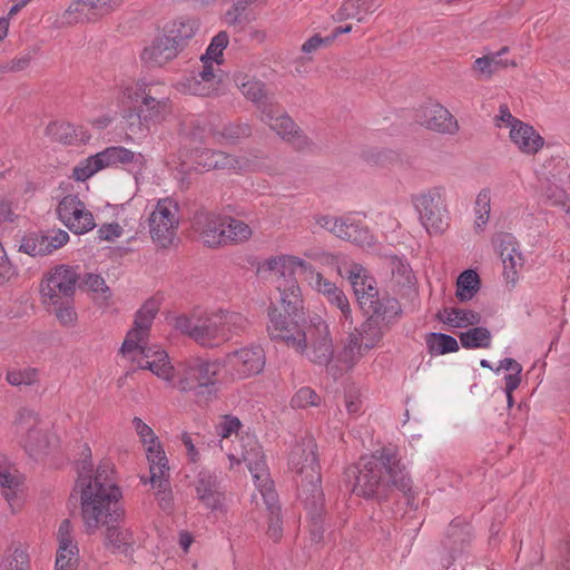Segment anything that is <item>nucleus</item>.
Returning a JSON list of instances; mask_svg holds the SVG:
<instances>
[{"label":"nucleus","mask_w":570,"mask_h":570,"mask_svg":"<svg viewBox=\"0 0 570 570\" xmlns=\"http://www.w3.org/2000/svg\"><path fill=\"white\" fill-rule=\"evenodd\" d=\"M80 274L77 268L58 265L50 269L40 284V292L59 321H72L76 313L72 307Z\"/></svg>","instance_id":"nucleus-8"},{"label":"nucleus","mask_w":570,"mask_h":570,"mask_svg":"<svg viewBox=\"0 0 570 570\" xmlns=\"http://www.w3.org/2000/svg\"><path fill=\"white\" fill-rule=\"evenodd\" d=\"M344 222L342 239L360 246L372 244L373 237L367 226L361 220L346 216L344 217Z\"/></svg>","instance_id":"nucleus-38"},{"label":"nucleus","mask_w":570,"mask_h":570,"mask_svg":"<svg viewBox=\"0 0 570 570\" xmlns=\"http://www.w3.org/2000/svg\"><path fill=\"white\" fill-rule=\"evenodd\" d=\"M380 6L374 0H346L337 14L341 20L356 18L358 22H363L364 17L360 16L361 12H374Z\"/></svg>","instance_id":"nucleus-41"},{"label":"nucleus","mask_w":570,"mask_h":570,"mask_svg":"<svg viewBox=\"0 0 570 570\" xmlns=\"http://www.w3.org/2000/svg\"><path fill=\"white\" fill-rule=\"evenodd\" d=\"M508 51L509 48L503 47L497 52L478 58L473 63V70L485 78H490L493 73L509 66L508 60L502 59V56Z\"/></svg>","instance_id":"nucleus-37"},{"label":"nucleus","mask_w":570,"mask_h":570,"mask_svg":"<svg viewBox=\"0 0 570 570\" xmlns=\"http://www.w3.org/2000/svg\"><path fill=\"white\" fill-rule=\"evenodd\" d=\"M149 226L151 238L159 247L167 248L173 244L178 225L171 222H156L149 223Z\"/></svg>","instance_id":"nucleus-45"},{"label":"nucleus","mask_w":570,"mask_h":570,"mask_svg":"<svg viewBox=\"0 0 570 570\" xmlns=\"http://www.w3.org/2000/svg\"><path fill=\"white\" fill-rule=\"evenodd\" d=\"M78 207L83 208V203L76 195H67L65 196L58 204L57 213L59 219L66 224V222H70L71 214L76 213Z\"/></svg>","instance_id":"nucleus-59"},{"label":"nucleus","mask_w":570,"mask_h":570,"mask_svg":"<svg viewBox=\"0 0 570 570\" xmlns=\"http://www.w3.org/2000/svg\"><path fill=\"white\" fill-rule=\"evenodd\" d=\"M179 51V48L164 32L161 36L157 37L149 47L144 49L141 59L151 67H160L174 59Z\"/></svg>","instance_id":"nucleus-28"},{"label":"nucleus","mask_w":570,"mask_h":570,"mask_svg":"<svg viewBox=\"0 0 570 570\" xmlns=\"http://www.w3.org/2000/svg\"><path fill=\"white\" fill-rule=\"evenodd\" d=\"M20 250L30 256H45L49 254L47 235H29L23 237Z\"/></svg>","instance_id":"nucleus-52"},{"label":"nucleus","mask_w":570,"mask_h":570,"mask_svg":"<svg viewBox=\"0 0 570 570\" xmlns=\"http://www.w3.org/2000/svg\"><path fill=\"white\" fill-rule=\"evenodd\" d=\"M464 348H488L491 345V333L485 327H471L459 335Z\"/></svg>","instance_id":"nucleus-43"},{"label":"nucleus","mask_w":570,"mask_h":570,"mask_svg":"<svg viewBox=\"0 0 570 570\" xmlns=\"http://www.w3.org/2000/svg\"><path fill=\"white\" fill-rule=\"evenodd\" d=\"M10 433L30 455L38 454L57 442L56 435L50 433L38 414L29 409L18 412Z\"/></svg>","instance_id":"nucleus-10"},{"label":"nucleus","mask_w":570,"mask_h":570,"mask_svg":"<svg viewBox=\"0 0 570 570\" xmlns=\"http://www.w3.org/2000/svg\"><path fill=\"white\" fill-rule=\"evenodd\" d=\"M224 232L226 244L244 242L252 235L247 224L232 217H224Z\"/></svg>","instance_id":"nucleus-44"},{"label":"nucleus","mask_w":570,"mask_h":570,"mask_svg":"<svg viewBox=\"0 0 570 570\" xmlns=\"http://www.w3.org/2000/svg\"><path fill=\"white\" fill-rule=\"evenodd\" d=\"M444 196V187L436 186L413 197L420 222L430 235H440L449 226Z\"/></svg>","instance_id":"nucleus-11"},{"label":"nucleus","mask_w":570,"mask_h":570,"mask_svg":"<svg viewBox=\"0 0 570 570\" xmlns=\"http://www.w3.org/2000/svg\"><path fill=\"white\" fill-rule=\"evenodd\" d=\"M289 466L302 476L298 498L313 521V528L311 529L312 540L318 542L322 539L318 520L324 508V494L321 488L316 443L312 436L302 439L292 448Z\"/></svg>","instance_id":"nucleus-3"},{"label":"nucleus","mask_w":570,"mask_h":570,"mask_svg":"<svg viewBox=\"0 0 570 570\" xmlns=\"http://www.w3.org/2000/svg\"><path fill=\"white\" fill-rule=\"evenodd\" d=\"M223 366L219 360L199 356L187 358L178 364L174 387L181 392H193L207 401L217 393V376Z\"/></svg>","instance_id":"nucleus-9"},{"label":"nucleus","mask_w":570,"mask_h":570,"mask_svg":"<svg viewBox=\"0 0 570 570\" xmlns=\"http://www.w3.org/2000/svg\"><path fill=\"white\" fill-rule=\"evenodd\" d=\"M75 234H85L95 228L96 224L91 212L86 206L78 207L76 213L71 214L70 222L65 224Z\"/></svg>","instance_id":"nucleus-47"},{"label":"nucleus","mask_w":570,"mask_h":570,"mask_svg":"<svg viewBox=\"0 0 570 570\" xmlns=\"http://www.w3.org/2000/svg\"><path fill=\"white\" fill-rule=\"evenodd\" d=\"M220 489V481L215 473L209 471L198 473L195 480V491L198 500Z\"/></svg>","instance_id":"nucleus-49"},{"label":"nucleus","mask_w":570,"mask_h":570,"mask_svg":"<svg viewBox=\"0 0 570 570\" xmlns=\"http://www.w3.org/2000/svg\"><path fill=\"white\" fill-rule=\"evenodd\" d=\"M46 134L65 145L83 144L90 139V135L82 127L76 128L70 122H50L46 128Z\"/></svg>","instance_id":"nucleus-34"},{"label":"nucleus","mask_w":570,"mask_h":570,"mask_svg":"<svg viewBox=\"0 0 570 570\" xmlns=\"http://www.w3.org/2000/svg\"><path fill=\"white\" fill-rule=\"evenodd\" d=\"M132 428L145 449L146 458L149 463V472L153 473V480H157V478L169 470L168 459L161 442L154 430L140 417L136 416L132 419Z\"/></svg>","instance_id":"nucleus-16"},{"label":"nucleus","mask_w":570,"mask_h":570,"mask_svg":"<svg viewBox=\"0 0 570 570\" xmlns=\"http://www.w3.org/2000/svg\"><path fill=\"white\" fill-rule=\"evenodd\" d=\"M194 227L206 246L214 248L226 245L224 217L212 212L200 210L194 217Z\"/></svg>","instance_id":"nucleus-23"},{"label":"nucleus","mask_w":570,"mask_h":570,"mask_svg":"<svg viewBox=\"0 0 570 570\" xmlns=\"http://www.w3.org/2000/svg\"><path fill=\"white\" fill-rule=\"evenodd\" d=\"M236 86L239 88L242 94L253 102L258 105L261 114L263 112V107L265 104H275L274 95L269 94L266 85L252 78L247 75H236L235 76Z\"/></svg>","instance_id":"nucleus-29"},{"label":"nucleus","mask_w":570,"mask_h":570,"mask_svg":"<svg viewBox=\"0 0 570 570\" xmlns=\"http://www.w3.org/2000/svg\"><path fill=\"white\" fill-rule=\"evenodd\" d=\"M316 223L321 227L325 228L326 230L342 239L343 226L345 224L344 217L323 215L316 218Z\"/></svg>","instance_id":"nucleus-62"},{"label":"nucleus","mask_w":570,"mask_h":570,"mask_svg":"<svg viewBox=\"0 0 570 570\" xmlns=\"http://www.w3.org/2000/svg\"><path fill=\"white\" fill-rule=\"evenodd\" d=\"M215 129L208 124L207 119L202 116H187L179 126V136L185 146L198 149L197 146L205 141L208 135H213Z\"/></svg>","instance_id":"nucleus-24"},{"label":"nucleus","mask_w":570,"mask_h":570,"mask_svg":"<svg viewBox=\"0 0 570 570\" xmlns=\"http://www.w3.org/2000/svg\"><path fill=\"white\" fill-rule=\"evenodd\" d=\"M229 37L226 31H219L210 41L206 52L203 55L205 58H210L216 63L222 62L223 51L228 46Z\"/></svg>","instance_id":"nucleus-56"},{"label":"nucleus","mask_w":570,"mask_h":570,"mask_svg":"<svg viewBox=\"0 0 570 570\" xmlns=\"http://www.w3.org/2000/svg\"><path fill=\"white\" fill-rule=\"evenodd\" d=\"M176 330L203 347H218L234 337L229 323H176Z\"/></svg>","instance_id":"nucleus-15"},{"label":"nucleus","mask_w":570,"mask_h":570,"mask_svg":"<svg viewBox=\"0 0 570 570\" xmlns=\"http://www.w3.org/2000/svg\"><path fill=\"white\" fill-rule=\"evenodd\" d=\"M149 324L135 323L126 335L120 353L125 358L136 363L139 368L149 370L158 379L174 386L177 371L164 348L149 344Z\"/></svg>","instance_id":"nucleus-4"},{"label":"nucleus","mask_w":570,"mask_h":570,"mask_svg":"<svg viewBox=\"0 0 570 570\" xmlns=\"http://www.w3.org/2000/svg\"><path fill=\"white\" fill-rule=\"evenodd\" d=\"M78 288L94 293H101L104 298L107 297L106 293L109 292V287L106 285L105 279L100 275L92 273H87L83 277H80Z\"/></svg>","instance_id":"nucleus-60"},{"label":"nucleus","mask_w":570,"mask_h":570,"mask_svg":"<svg viewBox=\"0 0 570 570\" xmlns=\"http://www.w3.org/2000/svg\"><path fill=\"white\" fill-rule=\"evenodd\" d=\"M383 334L380 323H355L348 328L342 348L336 354L332 348L331 360L324 364L328 373L337 377L351 371L368 351L380 343Z\"/></svg>","instance_id":"nucleus-7"},{"label":"nucleus","mask_w":570,"mask_h":570,"mask_svg":"<svg viewBox=\"0 0 570 570\" xmlns=\"http://www.w3.org/2000/svg\"><path fill=\"white\" fill-rule=\"evenodd\" d=\"M30 557L28 549L21 543L11 544L3 553L0 570H29Z\"/></svg>","instance_id":"nucleus-36"},{"label":"nucleus","mask_w":570,"mask_h":570,"mask_svg":"<svg viewBox=\"0 0 570 570\" xmlns=\"http://www.w3.org/2000/svg\"><path fill=\"white\" fill-rule=\"evenodd\" d=\"M345 409L348 415L356 416L362 411L361 392L357 387H350L345 392Z\"/></svg>","instance_id":"nucleus-63"},{"label":"nucleus","mask_w":570,"mask_h":570,"mask_svg":"<svg viewBox=\"0 0 570 570\" xmlns=\"http://www.w3.org/2000/svg\"><path fill=\"white\" fill-rule=\"evenodd\" d=\"M242 426V423L238 417L233 415H224L219 417L215 425V432L217 436L220 438V449L226 452L227 458L229 459V452L237 451L239 449L244 450L245 452H248L249 448H253L249 443L254 442L256 446L259 450L261 460L265 463L264 454L262 451L261 445L255 440L254 436L246 435L238 439L236 442L232 441L230 444H228V441L232 436L238 438V431Z\"/></svg>","instance_id":"nucleus-20"},{"label":"nucleus","mask_w":570,"mask_h":570,"mask_svg":"<svg viewBox=\"0 0 570 570\" xmlns=\"http://www.w3.org/2000/svg\"><path fill=\"white\" fill-rule=\"evenodd\" d=\"M517 238L510 233H498L492 238V244L500 254L505 253L508 249L513 252V248H517Z\"/></svg>","instance_id":"nucleus-64"},{"label":"nucleus","mask_w":570,"mask_h":570,"mask_svg":"<svg viewBox=\"0 0 570 570\" xmlns=\"http://www.w3.org/2000/svg\"><path fill=\"white\" fill-rule=\"evenodd\" d=\"M261 120L296 150L309 148L311 140L288 114L277 104H265Z\"/></svg>","instance_id":"nucleus-14"},{"label":"nucleus","mask_w":570,"mask_h":570,"mask_svg":"<svg viewBox=\"0 0 570 570\" xmlns=\"http://www.w3.org/2000/svg\"><path fill=\"white\" fill-rule=\"evenodd\" d=\"M321 396L311 387L303 386L296 391L291 400L293 409H307L309 406H318Z\"/></svg>","instance_id":"nucleus-54"},{"label":"nucleus","mask_w":570,"mask_h":570,"mask_svg":"<svg viewBox=\"0 0 570 570\" xmlns=\"http://www.w3.org/2000/svg\"><path fill=\"white\" fill-rule=\"evenodd\" d=\"M309 284L322 293L328 302L338 308L345 318L351 317L350 303L346 295L334 283L323 277L321 273L309 271Z\"/></svg>","instance_id":"nucleus-26"},{"label":"nucleus","mask_w":570,"mask_h":570,"mask_svg":"<svg viewBox=\"0 0 570 570\" xmlns=\"http://www.w3.org/2000/svg\"><path fill=\"white\" fill-rule=\"evenodd\" d=\"M491 196L489 189H482L475 199V222H474V228L476 233H480L483 230L484 226L487 225L489 217H490V210H491Z\"/></svg>","instance_id":"nucleus-48"},{"label":"nucleus","mask_w":570,"mask_h":570,"mask_svg":"<svg viewBox=\"0 0 570 570\" xmlns=\"http://www.w3.org/2000/svg\"><path fill=\"white\" fill-rule=\"evenodd\" d=\"M177 210V203L168 198L161 199L158 202L156 209L151 213L149 223L171 222L174 225H178V218L176 217Z\"/></svg>","instance_id":"nucleus-51"},{"label":"nucleus","mask_w":570,"mask_h":570,"mask_svg":"<svg viewBox=\"0 0 570 570\" xmlns=\"http://www.w3.org/2000/svg\"><path fill=\"white\" fill-rule=\"evenodd\" d=\"M253 448H249L248 452L239 449L237 451L229 452L230 466L246 463L255 487L257 488L261 497L266 504L269 512L267 535L274 542L279 541L283 534L282 519L279 515V508L277 505V495L273 488V482L269 478V473L266 466L259 458V450L254 442L249 443Z\"/></svg>","instance_id":"nucleus-6"},{"label":"nucleus","mask_w":570,"mask_h":570,"mask_svg":"<svg viewBox=\"0 0 570 570\" xmlns=\"http://www.w3.org/2000/svg\"><path fill=\"white\" fill-rule=\"evenodd\" d=\"M169 470L166 471L157 480H153V473H150L149 481L151 485L157 489V500L161 510L170 512L174 508L173 494L168 484Z\"/></svg>","instance_id":"nucleus-46"},{"label":"nucleus","mask_w":570,"mask_h":570,"mask_svg":"<svg viewBox=\"0 0 570 570\" xmlns=\"http://www.w3.org/2000/svg\"><path fill=\"white\" fill-rule=\"evenodd\" d=\"M276 288L281 295L279 317L284 320L287 317H301L303 315V299L297 281L288 279L287 282H278Z\"/></svg>","instance_id":"nucleus-25"},{"label":"nucleus","mask_w":570,"mask_h":570,"mask_svg":"<svg viewBox=\"0 0 570 570\" xmlns=\"http://www.w3.org/2000/svg\"><path fill=\"white\" fill-rule=\"evenodd\" d=\"M97 156L99 159H101L102 168L122 164L131 165L132 169L140 170L145 161V158L141 154H135L134 151L121 146L108 147L105 150L98 153Z\"/></svg>","instance_id":"nucleus-30"},{"label":"nucleus","mask_w":570,"mask_h":570,"mask_svg":"<svg viewBox=\"0 0 570 570\" xmlns=\"http://www.w3.org/2000/svg\"><path fill=\"white\" fill-rule=\"evenodd\" d=\"M122 0H73L63 13L67 23L89 22L110 13Z\"/></svg>","instance_id":"nucleus-18"},{"label":"nucleus","mask_w":570,"mask_h":570,"mask_svg":"<svg viewBox=\"0 0 570 570\" xmlns=\"http://www.w3.org/2000/svg\"><path fill=\"white\" fill-rule=\"evenodd\" d=\"M391 271L392 291L402 299H405L410 306V309L414 311L419 305V291L416 286V278L410 264L396 256L392 257Z\"/></svg>","instance_id":"nucleus-17"},{"label":"nucleus","mask_w":570,"mask_h":570,"mask_svg":"<svg viewBox=\"0 0 570 570\" xmlns=\"http://www.w3.org/2000/svg\"><path fill=\"white\" fill-rule=\"evenodd\" d=\"M253 134L252 127L248 122H229L224 125L222 130L213 131V136L218 142L225 141L228 144H237L242 139L250 137Z\"/></svg>","instance_id":"nucleus-40"},{"label":"nucleus","mask_w":570,"mask_h":570,"mask_svg":"<svg viewBox=\"0 0 570 570\" xmlns=\"http://www.w3.org/2000/svg\"><path fill=\"white\" fill-rule=\"evenodd\" d=\"M480 288V277L472 271L466 269L460 274L456 281V297L460 302L471 299Z\"/></svg>","instance_id":"nucleus-42"},{"label":"nucleus","mask_w":570,"mask_h":570,"mask_svg":"<svg viewBox=\"0 0 570 570\" xmlns=\"http://www.w3.org/2000/svg\"><path fill=\"white\" fill-rule=\"evenodd\" d=\"M501 259L505 278L513 283L518 274V267H522L524 263L519 243H517V248H513V252L508 249L505 253H502Z\"/></svg>","instance_id":"nucleus-50"},{"label":"nucleus","mask_w":570,"mask_h":570,"mask_svg":"<svg viewBox=\"0 0 570 570\" xmlns=\"http://www.w3.org/2000/svg\"><path fill=\"white\" fill-rule=\"evenodd\" d=\"M223 365L226 367V375L233 381L256 376L265 368V351L258 344L243 346L226 354Z\"/></svg>","instance_id":"nucleus-12"},{"label":"nucleus","mask_w":570,"mask_h":570,"mask_svg":"<svg viewBox=\"0 0 570 570\" xmlns=\"http://www.w3.org/2000/svg\"><path fill=\"white\" fill-rule=\"evenodd\" d=\"M58 548L56 552L55 570H76L79 562L78 542L73 535L70 520L60 522L56 533Z\"/></svg>","instance_id":"nucleus-19"},{"label":"nucleus","mask_w":570,"mask_h":570,"mask_svg":"<svg viewBox=\"0 0 570 570\" xmlns=\"http://www.w3.org/2000/svg\"><path fill=\"white\" fill-rule=\"evenodd\" d=\"M425 344L432 356H440L459 350L458 341L453 336L443 333L432 332L426 334Z\"/></svg>","instance_id":"nucleus-39"},{"label":"nucleus","mask_w":570,"mask_h":570,"mask_svg":"<svg viewBox=\"0 0 570 570\" xmlns=\"http://www.w3.org/2000/svg\"><path fill=\"white\" fill-rule=\"evenodd\" d=\"M511 140L524 154H535L543 146V138L533 127L518 121L510 130Z\"/></svg>","instance_id":"nucleus-32"},{"label":"nucleus","mask_w":570,"mask_h":570,"mask_svg":"<svg viewBox=\"0 0 570 570\" xmlns=\"http://www.w3.org/2000/svg\"><path fill=\"white\" fill-rule=\"evenodd\" d=\"M198 29V21L196 19L180 18L164 28L165 33L181 51L188 41L195 36Z\"/></svg>","instance_id":"nucleus-35"},{"label":"nucleus","mask_w":570,"mask_h":570,"mask_svg":"<svg viewBox=\"0 0 570 570\" xmlns=\"http://www.w3.org/2000/svg\"><path fill=\"white\" fill-rule=\"evenodd\" d=\"M134 96H136V101L141 99V102L132 110H129L127 118L130 132L138 135L148 131L150 125L161 122L169 108L168 99H156L150 95V90L146 92V89H138Z\"/></svg>","instance_id":"nucleus-13"},{"label":"nucleus","mask_w":570,"mask_h":570,"mask_svg":"<svg viewBox=\"0 0 570 570\" xmlns=\"http://www.w3.org/2000/svg\"><path fill=\"white\" fill-rule=\"evenodd\" d=\"M194 161L207 171L213 169L240 170L243 168V161L237 157L214 149H196Z\"/></svg>","instance_id":"nucleus-27"},{"label":"nucleus","mask_w":570,"mask_h":570,"mask_svg":"<svg viewBox=\"0 0 570 570\" xmlns=\"http://www.w3.org/2000/svg\"><path fill=\"white\" fill-rule=\"evenodd\" d=\"M101 169H104L101 159H99L96 154L76 166L73 168L72 177L78 181H85Z\"/></svg>","instance_id":"nucleus-55"},{"label":"nucleus","mask_w":570,"mask_h":570,"mask_svg":"<svg viewBox=\"0 0 570 570\" xmlns=\"http://www.w3.org/2000/svg\"><path fill=\"white\" fill-rule=\"evenodd\" d=\"M267 332L272 340L303 352L311 344V361L325 364L332 356V338L327 323H269Z\"/></svg>","instance_id":"nucleus-5"},{"label":"nucleus","mask_w":570,"mask_h":570,"mask_svg":"<svg viewBox=\"0 0 570 570\" xmlns=\"http://www.w3.org/2000/svg\"><path fill=\"white\" fill-rule=\"evenodd\" d=\"M76 489L85 532L92 534L105 527V547L112 553L131 558L136 535L131 528L120 524L125 510L119 504L122 493L114 479L112 464L101 462L94 471L91 461L85 460L79 468Z\"/></svg>","instance_id":"nucleus-1"},{"label":"nucleus","mask_w":570,"mask_h":570,"mask_svg":"<svg viewBox=\"0 0 570 570\" xmlns=\"http://www.w3.org/2000/svg\"><path fill=\"white\" fill-rule=\"evenodd\" d=\"M0 485L7 491L4 492L6 499L11 503L16 495V489L19 482L16 476L11 475L4 461L0 459Z\"/></svg>","instance_id":"nucleus-61"},{"label":"nucleus","mask_w":570,"mask_h":570,"mask_svg":"<svg viewBox=\"0 0 570 570\" xmlns=\"http://www.w3.org/2000/svg\"><path fill=\"white\" fill-rule=\"evenodd\" d=\"M250 0H238L234 6L226 12V22L229 26H243L250 21L249 17L245 12Z\"/></svg>","instance_id":"nucleus-58"},{"label":"nucleus","mask_w":570,"mask_h":570,"mask_svg":"<svg viewBox=\"0 0 570 570\" xmlns=\"http://www.w3.org/2000/svg\"><path fill=\"white\" fill-rule=\"evenodd\" d=\"M495 308L492 305H484L476 303L473 308L461 307H445L444 313L448 316L444 318L441 313L436 314V321H487L495 316Z\"/></svg>","instance_id":"nucleus-33"},{"label":"nucleus","mask_w":570,"mask_h":570,"mask_svg":"<svg viewBox=\"0 0 570 570\" xmlns=\"http://www.w3.org/2000/svg\"><path fill=\"white\" fill-rule=\"evenodd\" d=\"M348 279L353 287L358 305L361 301H368L377 294L376 282L366 274L365 268L360 264H353L348 271Z\"/></svg>","instance_id":"nucleus-31"},{"label":"nucleus","mask_w":570,"mask_h":570,"mask_svg":"<svg viewBox=\"0 0 570 570\" xmlns=\"http://www.w3.org/2000/svg\"><path fill=\"white\" fill-rule=\"evenodd\" d=\"M199 501L206 509L215 514H225L228 510L227 498L222 489L199 499Z\"/></svg>","instance_id":"nucleus-57"},{"label":"nucleus","mask_w":570,"mask_h":570,"mask_svg":"<svg viewBox=\"0 0 570 570\" xmlns=\"http://www.w3.org/2000/svg\"><path fill=\"white\" fill-rule=\"evenodd\" d=\"M346 475L355 480L353 492L365 498H383L391 488L404 493L411 490L407 472L387 449L361 458L356 465L347 470Z\"/></svg>","instance_id":"nucleus-2"},{"label":"nucleus","mask_w":570,"mask_h":570,"mask_svg":"<svg viewBox=\"0 0 570 570\" xmlns=\"http://www.w3.org/2000/svg\"><path fill=\"white\" fill-rule=\"evenodd\" d=\"M415 119L428 129L438 132L452 135L459 130L456 119L440 104L430 102L425 105L416 112Z\"/></svg>","instance_id":"nucleus-21"},{"label":"nucleus","mask_w":570,"mask_h":570,"mask_svg":"<svg viewBox=\"0 0 570 570\" xmlns=\"http://www.w3.org/2000/svg\"><path fill=\"white\" fill-rule=\"evenodd\" d=\"M361 309L368 316L367 321H372L374 317L383 321L402 317L411 311L407 303L401 304L395 297H391L389 294L381 296L379 293L368 301H361Z\"/></svg>","instance_id":"nucleus-22"},{"label":"nucleus","mask_w":570,"mask_h":570,"mask_svg":"<svg viewBox=\"0 0 570 570\" xmlns=\"http://www.w3.org/2000/svg\"><path fill=\"white\" fill-rule=\"evenodd\" d=\"M7 382L12 386H30L38 381V372L36 368H12L6 374Z\"/></svg>","instance_id":"nucleus-53"}]
</instances>
